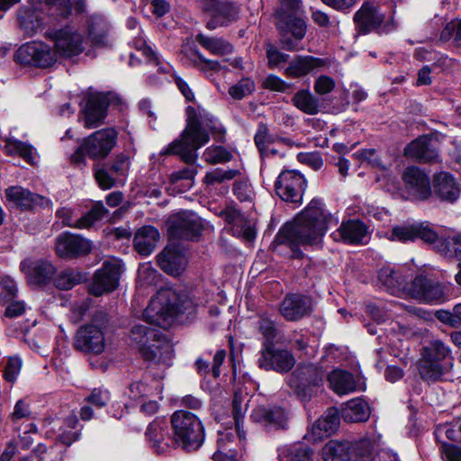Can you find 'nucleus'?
Segmentation results:
<instances>
[{
  "instance_id": "49530a36",
  "label": "nucleus",
  "mask_w": 461,
  "mask_h": 461,
  "mask_svg": "<svg viewBox=\"0 0 461 461\" xmlns=\"http://www.w3.org/2000/svg\"><path fill=\"white\" fill-rule=\"evenodd\" d=\"M292 104L301 112L315 115L320 112V100L308 89H300L292 97Z\"/></svg>"
},
{
  "instance_id": "7ed1b4c3",
  "label": "nucleus",
  "mask_w": 461,
  "mask_h": 461,
  "mask_svg": "<svg viewBox=\"0 0 461 461\" xmlns=\"http://www.w3.org/2000/svg\"><path fill=\"white\" fill-rule=\"evenodd\" d=\"M303 14L302 0H280V7L276 13V25L280 44L285 50H301L300 41L304 38L307 28Z\"/></svg>"
},
{
  "instance_id": "f3484780",
  "label": "nucleus",
  "mask_w": 461,
  "mask_h": 461,
  "mask_svg": "<svg viewBox=\"0 0 461 461\" xmlns=\"http://www.w3.org/2000/svg\"><path fill=\"white\" fill-rule=\"evenodd\" d=\"M131 167V158L120 153L109 164L96 166L95 178L102 189L112 188L121 177H126Z\"/></svg>"
},
{
  "instance_id": "338daca9",
  "label": "nucleus",
  "mask_w": 461,
  "mask_h": 461,
  "mask_svg": "<svg viewBox=\"0 0 461 461\" xmlns=\"http://www.w3.org/2000/svg\"><path fill=\"white\" fill-rule=\"evenodd\" d=\"M125 393L133 401L140 400L151 393V388L141 381L133 382L129 384Z\"/></svg>"
},
{
  "instance_id": "09e8293b",
  "label": "nucleus",
  "mask_w": 461,
  "mask_h": 461,
  "mask_svg": "<svg viewBox=\"0 0 461 461\" xmlns=\"http://www.w3.org/2000/svg\"><path fill=\"white\" fill-rule=\"evenodd\" d=\"M247 394L236 391L232 399V415L235 421L237 434L240 439L246 438V431L243 429L244 414L247 409Z\"/></svg>"
},
{
  "instance_id": "0eeeda50",
  "label": "nucleus",
  "mask_w": 461,
  "mask_h": 461,
  "mask_svg": "<svg viewBox=\"0 0 461 461\" xmlns=\"http://www.w3.org/2000/svg\"><path fill=\"white\" fill-rule=\"evenodd\" d=\"M108 325L105 312H96L89 323L81 326L74 337L73 347L77 351L99 355L106 347L104 330Z\"/></svg>"
},
{
  "instance_id": "1a4fd4ad",
  "label": "nucleus",
  "mask_w": 461,
  "mask_h": 461,
  "mask_svg": "<svg viewBox=\"0 0 461 461\" xmlns=\"http://www.w3.org/2000/svg\"><path fill=\"white\" fill-rule=\"evenodd\" d=\"M45 36L54 42L55 53L63 58H73L81 54L88 40L71 25L49 29Z\"/></svg>"
},
{
  "instance_id": "423d86ee",
  "label": "nucleus",
  "mask_w": 461,
  "mask_h": 461,
  "mask_svg": "<svg viewBox=\"0 0 461 461\" xmlns=\"http://www.w3.org/2000/svg\"><path fill=\"white\" fill-rule=\"evenodd\" d=\"M184 309L185 307L178 294L170 289H161L151 298L143 318L149 324L167 329Z\"/></svg>"
},
{
  "instance_id": "6e6d98bb",
  "label": "nucleus",
  "mask_w": 461,
  "mask_h": 461,
  "mask_svg": "<svg viewBox=\"0 0 461 461\" xmlns=\"http://www.w3.org/2000/svg\"><path fill=\"white\" fill-rule=\"evenodd\" d=\"M5 148L8 154H18L26 162L32 163L33 161V149L32 146L18 140H7Z\"/></svg>"
},
{
  "instance_id": "37998d69",
  "label": "nucleus",
  "mask_w": 461,
  "mask_h": 461,
  "mask_svg": "<svg viewBox=\"0 0 461 461\" xmlns=\"http://www.w3.org/2000/svg\"><path fill=\"white\" fill-rule=\"evenodd\" d=\"M108 24L105 19L93 15L87 21L88 40L94 47H104L107 44Z\"/></svg>"
},
{
  "instance_id": "79ce46f5",
  "label": "nucleus",
  "mask_w": 461,
  "mask_h": 461,
  "mask_svg": "<svg viewBox=\"0 0 461 461\" xmlns=\"http://www.w3.org/2000/svg\"><path fill=\"white\" fill-rule=\"evenodd\" d=\"M341 416L347 422H363L368 420L370 408L363 399L356 398L346 403Z\"/></svg>"
},
{
  "instance_id": "2eb2a0df",
  "label": "nucleus",
  "mask_w": 461,
  "mask_h": 461,
  "mask_svg": "<svg viewBox=\"0 0 461 461\" xmlns=\"http://www.w3.org/2000/svg\"><path fill=\"white\" fill-rule=\"evenodd\" d=\"M122 274V264L117 258H109L104 261L102 267L97 269L94 280L89 286V294L95 296H101L105 293L114 291Z\"/></svg>"
},
{
  "instance_id": "f03ea898",
  "label": "nucleus",
  "mask_w": 461,
  "mask_h": 461,
  "mask_svg": "<svg viewBox=\"0 0 461 461\" xmlns=\"http://www.w3.org/2000/svg\"><path fill=\"white\" fill-rule=\"evenodd\" d=\"M186 111L187 120L185 130L178 139L160 151V155H176L185 163L194 165L197 159L196 151L210 140L209 132H212L214 139L220 141L224 135V131L212 115L197 114L195 109L191 106H188Z\"/></svg>"
},
{
  "instance_id": "de8ad7c7",
  "label": "nucleus",
  "mask_w": 461,
  "mask_h": 461,
  "mask_svg": "<svg viewBox=\"0 0 461 461\" xmlns=\"http://www.w3.org/2000/svg\"><path fill=\"white\" fill-rule=\"evenodd\" d=\"M195 41L213 55L223 56L230 54L233 51V46L222 38L209 37L198 33L195 36Z\"/></svg>"
},
{
  "instance_id": "603ef678",
  "label": "nucleus",
  "mask_w": 461,
  "mask_h": 461,
  "mask_svg": "<svg viewBox=\"0 0 461 461\" xmlns=\"http://www.w3.org/2000/svg\"><path fill=\"white\" fill-rule=\"evenodd\" d=\"M276 138L270 134L267 124L260 122L254 136V141L261 157H268V146L274 143Z\"/></svg>"
},
{
  "instance_id": "f257e3e1",
  "label": "nucleus",
  "mask_w": 461,
  "mask_h": 461,
  "mask_svg": "<svg viewBox=\"0 0 461 461\" xmlns=\"http://www.w3.org/2000/svg\"><path fill=\"white\" fill-rule=\"evenodd\" d=\"M338 223L339 220L325 209L320 199H312L293 222L285 223L278 230L272 245H287L294 252V258H300L303 255L300 246L321 243L328 229Z\"/></svg>"
},
{
  "instance_id": "0e129e2a",
  "label": "nucleus",
  "mask_w": 461,
  "mask_h": 461,
  "mask_svg": "<svg viewBox=\"0 0 461 461\" xmlns=\"http://www.w3.org/2000/svg\"><path fill=\"white\" fill-rule=\"evenodd\" d=\"M267 65L270 68H276L286 63L289 55L281 52L276 46L267 44L266 48Z\"/></svg>"
},
{
  "instance_id": "4d7b16f0",
  "label": "nucleus",
  "mask_w": 461,
  "mask_h": 461,
  "mask_svg": "<svg viewBox=\"0 0 461 461\" xmlns=\"http://www.w3.org/2000/svg\"><path fill=\"white\" fill-rule=\"evenodd\" d=\"M203 157L209 164H219L230 161L232 155L222 146H215L207 148Z\"/></svg>"
},
{
  "instance_id": "8fccbe9b",
  "label": "nucleus",
  "mask_w": 461,
  "mask_h": 461,
  "mask_svg": "<svg viewBox=\"0 0 461 461\" xmlns=\"http://www.w3.org/2000/svg\"><path fill=\"white\" fill-rule=\"evenodd\" d=\"M107 213L108 210L104 204L102 203H96L87 213L82 215L75 222L66 221L65 223L73 228L88 229L96 221H101Z\"/></svg>"
},
{
  "instance_id": "3c124183",
  "label": "nucleus",
  "mask_w": 461,
  "mask_h": 461,
  "mask_svg": "<svg viewBox=\"0 0 461 461\" xmlns=\"http://www.w3.org/2000/svg\"><path fill=\"white\" fill-rule=\"evenodd\" d=\"M86 280V275L77 268L61 271L54 279L55 286L59 290H69Z\"/></svg>"
},
{
  "instance_id": "69168bd1",
  "label": "nucleus",
  "mask_w": 461,
  "mask_h": 461,
  "mask_svg": "<svg viewBox=\"0 0 461 461\" xmlns=\"http://www.w3.org/2000/svg\"><path fill=\"white\" fill-rule=\"evenodd\" d=\"M262 86L270 91L287 93L291 89L292 85L284 81L279 77L270 74L264 79Z\"/></svg>"
},
{
  "instance_id": "412c9836",
  "label": "nucleus",
  "mask_w": 461,
  "mask_h": 461,
  "mask_svg": "<svg viewBox=\"0 0 461 461\" xmlns=\"http://www.w3.org/2000/svg\"><path fill=\"white\" fill-rule=\"evenodd\" d=\"M402 181L409 195L415 200L430 197L431 185L429 176L417 167H409L402 174Z\"/></svg>"
},
{
  "instance_id": "c85d7f7f",
  "label": "nucleus",
  "mask_w": 461,
  "mask_h": 461,
  "mask_svg": "<svg viewBox=\"0 0 461 461\" xmlns=\"http://www.w3.org/2000/svg\"><path fill=\"white\" fill-rule=\"evenodd\" d=\"M219 216L226 223L231 225L235 236L240 237L247 241H251L256 237V230L251 221L248 220L240 211L234 207H227L219 212Z\"/></svg>"
},
{
  "instance_id": "ddd939ff",
  "label": "nucleus",
  "mask_w": 461,
  "mask_h": 461,
  "mask_svg": "<svg viewBox=\"0 0 461 461\" xmlns=\"http://www.w3.org/2000/svg\"><path fill=\"white\" fill-rule=\"evenodd\" d=\"M295 365L293 354L285 348L276 347L275 343H262L258 358V366L265 371L287 373Z\"/></svg>"
},
{
  "instance_id": "680f3d73",
  "label": "nucleus",
  "mask_w": 461,
  "mask_h": 461,
  "mask_svg": "<svg viewBox=\"0 0 461 461\" xmlns=\"http://www.w3.org/2000/svg\"><path fill=\"white\" fill-rule=\"evenodd\" d=\"M240 174V172L237 169L223 170L221 168H216L205 175L204 181L208 185H214L226 180H231Z\"/></svg>"
},
{
  "instance_id": "2f4dec72",
  "label": "nucleus",
  "mask_w": 461,
  "mask_h": 461,
  "mask_svg": "<svg viewBox=\"0 0 461 461\" xmlns=\"http://www.w3.org/2000/svg\"><path fill=\"white\" fill-rule=\"evenodd\" d=\"M367 226L359 220L343 221L339 229L331 233L335 241H343L348 244H360L367 236Z\"/></svg>"
},
{
  "instance_id": "4c0bfd02",
  "label": "nucleus",
  "mask_w": 461,
  "mask_h": 461,
  "mask_svg": "<svg viewBox=\"0 0 461 461\" xmlns=\"http://www.w3.org/2000/svg\"><path fill=\"white\" fill-rule=\"evenodd\" d=\"M159 240L158 230L152 226L140 228L134 236V248L143 256L149 255L156 248Z\"/></svg>"
},
{
  "instance_id": "72a5a7b5",
  "label": "nucleus",
  "mask_w": 461,
  "mask_h": 461,
  "mask_svg": "<svg viewBox=\"0 0 461 461\" xmlns=\"http://www.w3.org/2000/svg\"><path fill=\"white\" fill-rule=\"evenodd\" d=\"M434 192L440 200L454 203L460 196L461 187L450 173L440 172L434 176Z\"/></svg>"
},
{
  "instance_id": "864d4df0",
  "label": "nucleus",
  "mask_w": 461,
  "mask_h": 461,
  "mask_svg": "<svg viewBox=\"0 0 461 461\" xmlns=\"http://www.w3.org/2000/svg\"><path fill=\"white\" fill-rule=\"evenodd\" d=\"M440 41H451L454 47H461V19H453L448 22L440 33Z\"/></svg>"
},
{
  "instance_id": "5fc2aeb1",
  "label": "nucleus",
  "mask_w": 461,
  "mask_h": 461,
  "mask_svg": "<svg viewBox=\"0 0 461 461\" xmlns=\"http://www.w3.org/2000/svg\"><path fill=\"white\" fill-rule=\"evenodd\" d=\"M5 148L8 154H18L26 162L32 163L33 161V149L32 146L18 140H7Z\"/></svg>"
},
{
  "instance_id": "9d476101",
  "label": "nucleus",
  "mask_w": 461,
  "mask_h": 461,
  "mask_svg": "<svg viewBox=\"0 0 461 461\" xmlns=\"http://www.w3.org/2000/svg\"><path fill=\"white\" fill-rule=\"evenodd\" d=\"M384 14L373 3L366 2L354 15L356 30L358 34H367L372 32L389 33L394 31L397 24L391 19L384 21Z\"/></svg>"
},
{
  "instance_id": "13d9d810",
  "label": "nucleus",
  "mask_w": 461,
  "mask_h": 461,
  "mask_svg": "<svg viewBox=\"0 0 461 461\" xmlns=\"http://www.w3.org/2000/svg\"><path fill=\"white\" fill-rule=\"evenodd\" d=\"M18 288L15 281L10 276L0 277V302L7 303L16 298Z\"/></svg>"
},
{
  "instance_id": "393cba45",
  "label": "nucleus",
  "mask_w": 461,
  "mask_h": 461,
  "mask_svg": "<svg viewBox=\"0 0 461 461\" xmlns=\"http://www.w3.org/2000/svg\"><path fill=\"white\" fill-rule=\"evenodd\" d=\"M404 153L420 163L436 164L441 161L436 142L428 136L412 140L406 146Z\"/></svg>"
},
{
  "instance_id": "20e7f679",
  "label": "nucleus",
  "mask_w": 461,
  "mask_h": 461,
  "mask_svg": "<svg viewBox=\"0 0 461 461\" xmlns=\"http://www.w3.org/2000/svg\"><path fill=\"white\" fill-rule=\"evenodd\" d=\"M450 353L449 348L439 339H433L424 345L416 364L420 379L428 384L441 381L452 366L448 359Z\"/></svg>"
},
{
  "instance_id": "6ab92c4d",
  "label": "nucleus",
  "mask_w": 461,
  "mask_h": 461,
  "mask_svg": "<svg viewBox=\"0 0 461 461\" xmlns=\"http://www.w3.org/2000/svg\"><path fill=\"white\" fill-rule=\"evenodd\" d=\"M408 293L412 298L429 303H440L447 299L444 286L424 276H418L412 280Z\"/></svg>"
},
{
  "instance_id": "f704fd0d",
  "label": "nucleus",
  "mask_w": 461,
  "mask_h": 461,
  "mask_svg": "<svg viewBox=\"0 0 461 461\" xmlns=\"http://www.w3.org/2000/svg\"><path fill=\"white\" fill-rule=\"evenodd\" d=\"M146 438L150 443V447L158 453H163L167 447L172 446V443L168 438L172 437L168 436V427L167 421L164 420H155L152 421L147 430Z\"/></svg>"
},
{
  "instance_id": "4468645a",
  "label": "nucleus",
  "mask_w": 461,
  "mask_h": 461,
  "mask_svg": "<svg viewBox=\"0 0 461 461\" xmlns=\"http://www.w3.org/2000/svg\"><path fill=\"white\" fill-rule=\"evenodd\" d=\"M199 7L203 13L211 17L206 23V28L209 30L227 26L239 18V8L230 1L200 0Z\"/></svg>"
},
{
  "instance_id": "774afa93",
  "label": "nucleus",
  "mask_w": 461,
  "mask_h": 461,
  "mask_svg": "<svg viewBox=\"0 0 461 461\" xmlns=\"http://www.w3.org/2000/svg\"><path fill=\"white\" fill-rule=\"evenodd\" d=\"M440 453L444 461H461V447L441 442Z\"/></svg>"
},
{
  "instance_id": "a19ab883",
  "label": "nucleus",
  "mask_w": 461,
  "mask_h": 461,
  "mask_svg": "<svg viewBox=\"0 0 461 461\" xmlns=\"http://www.w3.org/2000/svg\"><path fill=\"white\" fill-rule=\"evenodd\" d=\"M352 446L348 441L330 440L322 448L323 461H350Z\"/></svg>"
},
{
  "instance_id": "6e6552de",
  "label": "nucleus",
  "mask_w": 461,
  "mask_h": 461,
  "mask_svg": "<svg viewBox=\"0 0 461 461\" xmlns=\"http://www.w3.org/2000/svg\"><path fill=\"white\" fill-rule=\"evenodd\" d=\"M131 341L139 346L145 360L169 365L172 346L167 341L155 339L157 331L142 324L134 325L130 333Z\"/></svg>"
},
{
  "instance_id": "e433bc0d",
  "label": "nucleus",
  "mask_w": 461,
  "mask_h": 461,
  "mask_svg": "<svg viewBox=\"0 0 461 461\" xmlns=\"http://www.w3.org/2000/svg\"><path fill=\"white\" fill-rule=\"evenodd\" d=\"M330 388L339 395L348 394L357 390L354 375L342 369H334L327 375Z\"/></svg>"
},
{
  "instance_id": "052dcab7",
  "label": "nucleus",
  "mask_w": 461,
  "mask_h": 461,
  "mask_svg": "<svg viewBox=\"0 0 461 461\" xmlns=\"http://www.w3.org/2000/svg\"><path fill=\"white\" fill-rule=\"evenodd\" d=\"M232 191L240 202H251L255 196L253 187L248 179L236 180Z\"/></svg>"
},
{
  "instance_id": "39448f33",
  "label": "nucleus",
  "mask_w": 461,
  "mask_h": 461,
  "mask_svg": "<svg viewBox=\"0 0 461 461\" xmlns=\"http://www.w3.org/2000/svg\"><path fill=\"white\" fill-rule=\"evenodd\" d=\"M173 430L172 447H180L185 452L198 450L203 444L205 432L200 419L186 411H176L171 417Z\"/></svg>"
},
{
  "instance_id": "aec40b11",
  "label": "nucleus",
  "mask_w": 461,
  "mask_h": 461,
  "mask_svg": "<svg viewBox=\"0 0 461 461\" xmlns=\"http://www.w3.org/2000/svg\"><path fill=\"white\" fill-rule=\"evenodd\" d=\"M250 419L268 432L284 430L288 427L287 412L279 406L259 405L252 411Z\"/></svg>"
},
{
  "instance_id": "a878e982",
  "label": "nucleus",
  "mask_w": 461,
  "mask_h": 461,
  "mask_svg": "<svg viewBox=\"0 0 461 461\" xmlns=\"http://www.w3.org/2000/svg\"><path fill=\"white\" fill-rule=\"evenodd\" d=\"M29 285L44 286L49 284L55 273V267L49 261L26 259L20 265Z\"/></svg>"
},
{
  "instance_id": "c756f323",
  "label": "nucleus",
  "mask_w": 461,
  "mask_h": 461,
  "mask_svg": "<svg viewBox=\"0 0 461 461\" xmlns=\"http://www.w3.org/2000/svg\"><path fill=\"white\" fill-rule=\"evenodd\" d=\"M110 94H91L85 108V125L86 128L98 127L106 117V109L110 103Z\"/></svg>"
},
{
  "instance_id": "e2e57ef3",
  "label": "nucleus",
  "mask_w": 461,
  "mask_h": 461,
  "mask_svg": "<svg viewBox=\"0 0 461 461\" xmlns=\"http://www.w3.org/2000/svg\"><path fill=\"white\" fill-rule=\"evenodd\" d=\"M255 88L254 82L249 78H243L229 89L230 95L236 100H241L247 95L253 92Z\"/></svg>"
},
{
  "instance_id": "5701e85b",
  "label": "nucleus",
  "mask_w": 461,
  "mask_h": 461,
  "mask_svg": "<svg viewBox=\"0 0 461 461\" xmlns=\"http://www.w3.org/2000/svg\"><path fill=\"white\" fill-rule=\"evenodd\" d=\"M279 311L286 321H298L312 313V298L300 294H287L283 300Z\"/></svg>"
},
{
  "instance_id": "c03bdc74",
  "label": "nucleus",
  "mask_w": 461,
  "mask_h": 461,
  "mask_svg": "<svg viewBox=\"0 0 461 461\" xmlns=\"http://www.w3.org/2000/svg\"><path fill=\"white\" fill-rule=\"evenodd\" d=\"M435 249L442 256L461 260V233L438 238L433 242Z\"/></svg>"
},
{
  "instance_id": "a211bd4d",
  "label": "nucleus",
  "mask_w": 461,
  "mask_h": 461,
  "mask_svg": "<svg viewBox=\"0 0 461 461\" xmlns=\"http://www.w3.org/2000/svg\"><path fill=\"white\" fill-rule=\"evenodd\" d=\"M118 133L113 128H106L95 131L82 141L87 156L92 159L105 158L114 148Z\"/></svg>"
},
{
  "instance_id": "a18cd8bd",
  "label": "nucleus",
  "mask_w": 461,
  "mask_h": 461,
  "mask_svg": "<svg viewBox=\"0 0 461 461\" xmlns=\"http://www.w3.org/2000/svg\"><path fill=\"white\" fill-rule=\"evenodd\" d=\"M18 23L26 36L32 37L43 30L44 22L41 14L25 10L18 14Z\"/></svg>"
},
{
  "instance_id": "ea45409f",
  "label": "nucleus",
  "mask_w": 461,
  "mask_h": 461,
  "mask_svg": "<svg viewBox=\"0 0 461 461\" xmlns=\"http://www.w3.org/2000/svg\"><path fill=\"white\" fill-rule=\"evenodd\" d=\"M276 451L278 461H313V450L303 444L284 445Z\"/></svg>"
},
{
  "instance_id": "7c9ffc66",
  "label": "nucleus",
  "mask_w": 461,
  "mask_h": 461,
  "mask_svg": "<svg viewBox=\"0 0 461 461\" xmlns=\"http://www.w3.org/2000/svg\"><path fill=\"white\" fill-rule=\"evenodd\" d=\"M339 425V411L335 408L328 409L324 415L318 419L304 438L309 441L318 442L334 433Z\"/></svg>"
},
{
  "instance_id": "bf43d9fd",
  "label": "nucleus",
  "mask_w": 461,
  "mask_h": 461,
  "mask_svg": "<svg viewBox=\"0 0 461 461\" xmlns=\"http://www.w3.org/2000/svg\"><path fill=\"white\" fill-rule=\"evenodd\" d=\"M258 327L265 339L263 343H274L278 333L276 321L267 316H260Z\"/></svg>"
},
{
  "instance_id": "b1692460",
  "label": "nucleus",
  "mask_w": 461,
  "mask_h": 461,
  "mask_svg": "<svg viewBox=\"0 0 461 461\" xmlns=\"http://www.w3.org/2000/svg\"><path fill=\"white\" fill-rule=\"evenodd\" d=\"M417 239L433 243L437 240V233L429 223L419 222L393 227L390 237L391 240L401 242L414 241Z\"/></svg>"
},
{
  "instance_id": "cd10ccee",
  "label": "nucleus",
  "mask_w": 461,
  "mask_h": 461,
  "mask_svg": "<svg viewBox=\"0 0 461 461\" xmlns=\"http://www.w3.org/2000/svg\"><path fill=\"white\" fill-rule=\"evenodd\" d=\"M327 61L310 55H296L285 68L284 75L290 78H301L318 72Z\"/></svg>"
},
{
  "instance_id": "4be33fe9",
  "label": "nucleus",
  "mask_w": 461,
  "mask_h": 461,
  "mask_svg": "<svg viewBox=\"0 0 461 461\" xmlns=\"http://www.w3.org/2000/svg\"><path fill=\"white\" fill-rule=\"evenodd\" d=\"M91 243L79 235L65 232L56 239V252L63 258H74L87 255L91 251Z\"/></svg>"
},
{
  "instance_id": "bb28decb",
  "label": "nucleus",
  "mask_w": 461,
  "mask_h": 461,
  "mask_svg": "<svg viewBox=\"0 0 461 461\" xmlns=\"http://www.w3.org/2000/svg\"><path fill=\"white\" fill-rule=\"evenodd\" d=\"M296 376L299 379L296 385L297 395L302 401L306 402L311 399L314 388L322 384L324 372L321 368L310 365L297 371Z\"/></svg>"
},
{
  "instance_id": "58836bf2",
  "label": "nucleus",
  "mask_w": 461,
  "mask_h": 461,
  "mask_svg": "<svg viewBox=\"0 0 461 461\" xmlns=\"http://www.w3.org/2000/svg\"><path fill=\"white\" fill-rule=\"evenodd\" d=\"M378 280L392 294H398L408 289L406 278L389 267H384L379 270Z\"/></svg>"
},
{
  "instance_id": "c9c22d12",
  "label": "nucleus",
  "mask_w": 461,
  "mask_h": 461,
  "mask_svg": "<svg viewBox=\"0 0 461 461\" xmlns=\"http://www.w3.org/2000/svg\"><path fill=\"white\" fill-rule=\"evenodd\" d=\"M158 264L166 273L178 276L185 268L186 258L174 247H167L158 255Z\"/></svg>"
},
{
  "instance_id": "f8f14e48",
  "label": "nucleus",
  "mask_w": 461,
  "mask_h": 461,
  "mask_svg": "<svg viewBox=\"0 0 461 461\" xmlns=\"http://www.w3.org/2000/svg\"><path fill=\"white\" fill-rule=\"evenodd\" d=\"M14 60L23 66L46 68L53 66L56 53L52 48L42 41H31L23 44L14 53Z\"/></svg>"
},
{
  "instance_id": "473e14b6",
  "label": "nucleus",
  "mask_w": 461,
  "mask_h": 461,
  "mask_svg": "<svg viewBox=\"0 0 461 461\" xmlns=\"http://www.w3.org/2000/svg\"><path fill=\"white\" fill-rule=\"evenodd\" d=\"M5 196L9 202L22 210H31L36 205L43 206L48 203L43 196L19 185L8 187L5 190Z\"/></svg>"
},
{
  "instance_id": "dca6fc26",
  "label": "nucleus",
  "mask_w": 461,
  "mask_h": 461,
  "mask_svg": "<svg viewBox=\"0 0 461 461\" xmlns=\"http://www.w3.org/2000/svg\"><path fill=\"white\" fill-rule=\"evenodd\" d=\"M305 188V178L294 170L282 171L275 183L276 194L283 201L295 204L302 203Z\"/></svg>"
},
{
  "instance_id": "9b49d317",
  "label": "nucleus",
  "mask_w": 461,
  "mask_h": 461,
  "mask_svg": "<svg viewBox=\"0 0 461 461\" xmlns=\"http://www.w3.org/2000/svg\"><path fill=\"white\" fill-rule=\"evenodd\" d=\"M167 225L168 235L175 240H195L204 230L203 221L192 211H183L172 215Z\"/></svg>"
}]
</instances>
